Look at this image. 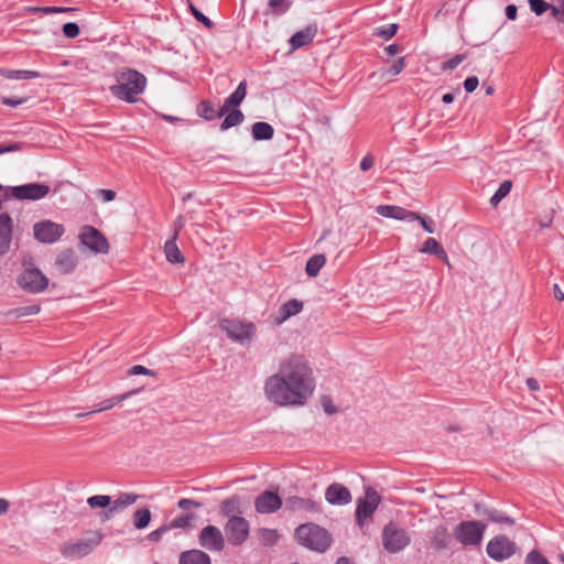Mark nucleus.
Instances as JSON below:
<instances>
[{"label":"nucleus","instance_id":"18","mask_svg":"<svg viewBox=\"0 0 564 564\" xmlns=\"http://www.w3.org/2000/svg\"><path fill=\"white\" fill-rule=\"evenodd\" d=\"M325 499L334 506H345L351 501V494L347 487L341 484L334 482L329 485L325 491Z\"/></svg>","mask_w":564,"mask_h":564},{"label":"nucleus","instance_id":"33","mask_svg":"<svg viewBox=\"0 0 564 564\" xmlns=\"http://www.w3.org/2000/svg\"><path fill=\"white\" fill-rule=\"evenodd\" d=\"M197 115L207 121H212L224 116L219 115V110L217 111L209 100H203L198 104Z\"/></svg>","mask_w":564,"mask_h":564},{"label":"nucleus","instance_id":"2","mask_svg":"<svg viewBox=\"0 0 564 564\" xmlns=\"http://www.w3.org/2000/svg\"><path fill=\"white\" fill-rule=\"evenodd\" d=\"M116 84L109 87V91L119 100L133 104L138 101L147 87V77L134 69H124L116 75Z\"/></svg>","mask_w":564,"mask_h":564},{"label":"nucleus","instance_id":"38","mask_svg":"<svg viewBox=\"0 0 564 564\" xmlns=\"http://www.w3.org/2000/svg\"><path fill=\"white\" fill-rule=\"evenodd\" d=\"M484 514L492 522L513 525L514 520L496 509H486Z\"/></svg>","mask_w":564,"mask_h":564},{"label":"nucleus","instance_id":"57","mask_svg":"<svg viewBox=\"0 0 564 564\" xmlns=\"http://www.w3.org/2000/svg\"><path fill=\"white\" fill-rule=\"evenodd\" d=\"M40 312V306L39 305H31V306H28V307H22L19 310V316H25V315H34V314H37Z\"/></svg>","mask_w":564,"mask_h":564},{"label":"nucleus","instance_id":"45","mask_svg":"<svg viewBox=\"0 0 564 564\" xmlns=\"http://www.w3.org/2000/svg\"><path fill=\"white\" fill-rule=\"evenodd\" d=\"M63 33L68 39H74L79 35V26L74 22H67L63 25Z\"/></svg>","mask_w":564,"mask_h":564},{"label":"nucleus","instance_id":"56","mask_svg":"<svg viewBox=\"0 0 564 564\" xmlns=\"http://www.w3.org/2000/svg\"><path fill=\"white\" fill-rule=\"evenodd\" d=\"M552 17L558 22L564 23V0L558 6L552 8Z\"/></svg>","mask_w":564,"mask_h":564},{"label":"nucleus","instance_id":"50","mask_svg":"<svg viewBox=\"0 0 564 564\" xmlns=\"http://www.w3.org/2000/svg\"><path fill=\"white\" fill-rule=\"evenodd\" d=\"M464 58H465V56L460 55V54H457V55L453 56L452 58H449L448 61H446L443 64V69H454V68H456L464 61Z\"/></svg>","mask_w":564,"mask_h":564},{"label":"nucleus","instance_id":"63","mask_svg":"<svg viewBox=\"0 0 564 564\" xmlns=\"http://www.w3.org/2000/svg\"><path fill=\"white\" fill-rule=\"evenodd\" d=\"M384 51L389 56H394L400 52V46L398 44L393 43V44L388 45L384 48Z\"/></svg>","mask_w":564,"mask_h":564},{"label":"nucleus","instance_id":"21","mask_svg":"<svg viewBox=\"0 0 564 564\" xmlns=\"http://www.w3.org/2000/svg\"><path fill=\"white\" fill-rule=\"evenodd\" d=\"M247 95V82L242 80L239 83L235 91H232L225 100L219 109V115H226L230 109H235L239 106Z\"/></svg>","mask_w":564,"mask_h":564},{"label":"nucleus","instance_id":"54","mask_svg":"<svg viewBox=\"0 0 564 564\" xmlns=\"http://www.w3.org/2000/svg\"><path fill=\"white\" fill-rule=\"evenodd\" d=\"M478 84L479 80L476 76H469L464 82V88L467 93H473L474 90H476Z\"/></svg>","mask_w":564,"mask_h":564},{"label":"nucleus","instance_id":"10","mask_svg":"<svg viewBox=\"0 0 564 564\" xmlns=\"http://www.w3.org/2000/svg\"><path fill=\"white\" fill-rule=\"evenodd\" d=\"M64 232V226L52 220H42L33 226L34 238L41 243H54Z\"/></svg>","mask_w":564,"mask_h":564},{"label":"nucleus","instance_id":"62","mask_svg":"<svg viewBox=\"0 0 564 564\" xmlns=\"http://www.w3.org/2000/svg\"><path fill=\"white\" fill-rule=\"evenodd\" d=\"M21 149V145L20 143H12L10 145H2L0 144V154H4V153H9V152H14V151H18Z\"/></svg>","mask_w":564,"mask_h":564},{"label":"nucleus","instance_id":"8","mask_svg":"<svg viewBox=\"0 0 564 564\" xmlns=\"http://www.w3.org/2000/svg\"><path fill=\"white\" fill-rule=\"evenodd\" d=\"M1 192H4V195L10 192L11 196L18 200H39L50 193V187L40 183H28L11 187L0 185V193Z\"/></svg>","mask_w":564,"mask_h":564},{"label":"nucleus","instance_id":"7","mask_svg":"<svg viewBox=\"0 0 564 564\" xmlns=\"http://www.w3.org/2000/svg\"><path fill=\"white\" fill-rule=\"evenodd\" d=\"M486 531V524L479 521H463L454 531L455 539L463 545L480 544Z\"/></svg>","mask_w":564,"mask_h":564},{"label":"nucleus","instance_id":"49","mask_svg":"<svg viewBox=\"0 0 564 564\" xmlns=\"http://www.w3.org/2000/svg\"><path fill=\"white\" fill-rule=\"evenodd\" d=\"M74 10H75L74 8H67V7H41V13H44V14L72 12Z\"/></svg>","mask_w":564,"mask_h":564},{"label":"nucleus","instance_id":"41","mask_svg":"<svg viewBox=\"0 0 564 564\" xmlns=\"http://www.w3.org/2000/svg\"><path fill=\"white\" fill-rule=\"evenodd\" d=\"M399 29L397 23L387 24L383 26H379L373 31V34L378 37H381L386 41L393 37Z\"/></svg>","mask_w":564,"mask_h":564},{"label":"nucleus","instance_id":"5","mask_svg":"<svg viewBox=\"0 0 564 564\" xmlns=\"http://www.w3.org/2000/svg\"><path fill=\"white\" fill-rule=\"evenodd\" d=\"M376 213L381 217L401 220L405 223H412L416 220L421 224L422 228L426 232L433 234L435 231L434 223L432 219H427L425 216H422L419 213L408 210L400 206L379 205L376 208Z\"/></svg>","mask_w":564,"mask_h":564},{"label":"nucleus","instance_id":"43","mask_svg":"<svg viewBox=\"0 0 564 564\" xmlns=\"http://www.w3.org/2000/svg\"><path fill=\"white\" fill-rule=\"evenodd\" d=\"M528 2L530 6V10L536 15H542L547 10L552 12V8H554L553 4H550L544 0H528Z\"/></svg>","mask_w":564,"mask_h":564},{"label":"nucleus","instance_id":"20","mask_svg":"<svg viewBox=\"0 0 564 564\" xmlns=\"http://www.w3.org/2000/svg\"><path fill=\"white\" fill-rule=\"evenodd\" d=\"M303 310V303L299 300H289L280 306L278 312L272 316L275 325L283 324L288 318L297 315Z\"/></svg>","mask_w":564,"mask_h":564},{"label":"nucleus","instance_id":"1","mask_svg":"<svg viewBox=\"0 0 564 564\" xmlns=\"http://www.w3.org/2000/svg\"><path fill=\"white\" fill-rule=\"evenodd\" d=\"M265 398L279 406H302L313 395L315 380L307 360L301 355L282 359L276 373L264 381Z\"/></svg>","mask_w":564,"mask_h":564},{"label":"nucleus","instance_id":"58","mask_svg":"<svg viewBox=\"0 0 564 564\" xmlns=\"http://www.w3.org/2000/svg\"><path fill=\"white\" fill-rule=\"evenodd\" d=\"M505 13L508 20L514 21L518 15V8L514 4H508L505 9Z\"/></svg>","mask_w":564,"mask_h":564},{"label":"nucleus","instance_id":"24","mask_svg":"<svg viewBox=\"0 0 564 564\" xmlns=\"http://www.w3.org/2000/svg\"><path fill=\"white\" fill-rule=\"evenodd\" d=\"M180 564H212L210 556L197 549L184 551L180 554Z\"/></svg>","mask_w":564,"mask_h":564},{"label":"nucleus","instance_id":"15","mask_svg":"<svg viewBox=\"0 0 564 564\" xmlns=\"http://www.w3.org/2000/svg\"><path fill=\"white\" fill-rule=\"evenodd\" d=\"M516 544L505 535L495 536L487 544V554L495 561H503L513 555Z\"/></svg>","mask_w":564,"mask_h":564},{"label":"nucleus","instance_id":"17","mask_svg":"<svg viewBox=\"0 0 564 564\" xmlns=\"http://www.w3.org/2000/svg\"><path fill=\"white\" fill-rule=\"evenodd\" d=\"M282 506V500L276 492L264 491L256 498L254 507L259 513H273Z\"/></svg>","mask_w":564,"mask_h":564},{"label":"nucleus","instance_id":"53","mask_svg":"<svg viewBox=\"0 0 564 564\" xmlns=\"http://www.w3.org/2000/svg\"><path fill=\"white\" fill-rule=\"evenodd\" d=\"M322 406L324 411L332 415L337 412V408L333 404L332 399L329 397H323L322 398Z\"/></svg>","mask_w":564,"mask_h":564},{"label":"nucleus","instance_id":"11","mask_svg":"<svg viewBox=\"0 0 564 564\" xmlns=\"http://www.w3.org/2000/svg\"><path fill=\"white\" fill-rule=\"evenodd\" d=\"M380 496L372 488H367L364 498L357 500L356 520L361 527L373 514L380 503Z\"/></svg>","mask_w":564,"mask_h":564},{"label":"nucleus","instance_id":"23","mask_svg":"<svg viewBox=\"0 0 564 564\" xmlns=\"http://www.w3.org/2000/svg\"><path fill=\"white\" fill-rule=\"evenodd\" d=\"M12 231V219L7 213L0 214V256L4 254L10 247Z\"/></svg>","mask_w":564,"mask_h":564},{"label":"nucleus","instance_id":"22","mask_svg":"<svg viewBox=\"0 0 564 564\" xmlns=\"http://www.w3.org/2000/svg\"><path fill=\"white\" fill-rule=\"evenodd\" d=\"M317 32L316 26L308 25L303 30L295 32L289 40L291 51H296L313 41Z\"/></svg>","mask_w":564,"mask_h":564},{"label":"nucleus","instance_id":"31","mask_svg":"<svg viewBox=\"0 0 564 564\" xmlns=\"http://www.w3.org/2000/svg\"><path fill=\"white\" fill-rule=\"evenodd\" d=\"M292 7V0H268L265 14L281 17L285 14Z\"/></svg>","mask_w":564,"mask_h":564},{"label":"nucleus","instance_id":"35","mask_svg":"<svg viewBox=\"0 0 564 564\" xmlns=\"http://www.w3.org/2000/svg\"><path fill=\"white\" fill-rule=\"evenodd\" d=\"M151 511L148 508L138 509L133 513V525L138 530L145 529L151 522Z\"/></svg>","mask_w":564,"mask_h":564},{"label":"nucleus","instance_id":"42","mask_svg":"<svg viewBox=\"0 0 564 564\" xmlns=\"http://www.w3.org/2000/svg\"><path fill=\"white\" fill-rule=\"evenodd\" d=\"M90 508H106L111 506V497L108 495H95L87 499Z\"/></svg>","mask_w":564,"mask_h":564},{"label":"nucleus","instance_id":"19","mask_svg":"<svg viewBox=\"0 0 564 564\" xmlns=\"http://www.w3.org/2000/svg\"><path fill=\"white\" fill-rule=\"evenodd\" d=\"M285 508L290 511H302L310 513H317L321 511L319 502L297 496L286 498Z\"/></svg>","mask_w":564,"mask_h":564},{"label":"nucleus","instance_id":"25","mask_svg":"<svg viewBox=\"0 0 564 564\" xmlns=\"http://www.w3.org/2000/svg\"><path fill=\"white\" fill-rule=\"evenodd\" d=\"M55 265L61 273H70L76 267V257L72 250H64L55 260Z\"/></svg>","mask_w":564,"mask_h":564},{"label":"nucleus","instance_id":"6","mask_svg":"<svg viewBox=\"0 0 564 564\" xmlns=\"http://www.w3.org/2000/svg\"><path fill=\"white\" fill-rule=\"evenodd\" d=\"M219 326L232 341L241 345L250 341L257 332V327L252 322L238 318H224L220 321Z\"/></svg>","mask_w":564,"mask_h":564},{"label":"nucleus","instance_id":"64","mask_svg":"<svg viewBox=\"0 0 564 564\" xmlns=\"http://www.w3.org/2000/svg\"><path fill=\"white\" fill-rule=\"evenodd\" d=\"M553 291H554V297L557 301H564V292L561 290V288L557 284H554Z\"/></svg>","mask_w":564,"mask_h":564},{"label":"nucleus","instance_id":"37","mask_svg":"<svg viewBox=\"0 0 564 564\" xmlns=\"http://www.w3.org/2000/svg\"><path fill=\"white\" fill-rule=\"evenodd\" d=\"M194 518L195 517L192 513L182 514L174 518L171 522L166 523V525L169 527L170 531L173 529H187L191 527Z\"/></svg>","mask_w":564,"mask_h":564},{"label":"nucleus","instance_id":"14","mask_svg":"<svg viewBox=\"0 0 564 564\" xmlns=\"http://www.w3.org/2000/svg\"><path fill=\"white\" fill-rule=\"evenodd\" d=\"M80 243L95 253H107L109 243L105 236L95 227L85 226L79 235Z\"/></svg>","mask_w":564,"mask_h":564},{"label":"nucleus","instance_id":"4","mask_svg":"<svg viewBox=\"0 0 564 564\" xmlns=\"http://www.w3.org/2000/svg\"><path fill=\"white\" fill-rule=\"evenodd\" d=\"M104 538V533L99 530L89 531L83 539L64 543L61 546V553L66 558H82L90 554L101 543Z\"/></svg>","mask_w":564,"mask_h":564},{"label":"nucleus","instance_id":"9","mask_svg":"<svg viewBox=\"0 0 564 564\" xmlns=\"http://www.w3.org/2000/svg\"><path fill=\"white\" fill-rule=\"evenodd\" d=\"M410 543V536L404 529L390 522L382 531V544L389 553H398Z\"/></svg>","mask_w":564,"mask_h":564},{"label":"nucleus","instance_id":"47","mask_svg":"<svg viewBox=\"0 0 564 564\" xmlns=\"http://www.w3.org/2000/svg\"><path fill=\"white\" fill-rule=\"evenodd\" d=\"M527 564H549L545 557H543L539 552L531 551L525 558Z\"/></svg>","mask_w":564,"mask_h":564},{"label":"nucleus","instance_id":"28","mask_svg":"<svg viewBox=\"0 0 564 564\" xmlns=\"http://www.w3.org/2000/svg\"><path fill=\"white\" fill-rule=\"evenodd\" d=\"M0 76H3L8 79L22 80L39 78L41 75L36 70L0 68Z\"/></svg>","mask_w":564,"mask_h":564},{"label":"nucleus","instance_id":"26","mask_svg":"<svg viewBox=\"0 0 564 564\" xmlns=\"http://www.w3.org/2000/svg\"><path fill=\"white\" fill-rule=\"evenodd\" d=\"M251 134L256 141H268L273 138L274 129L268 122L257 121L251 127Z\"/></svg>","mask_w":564,"mask_h":564},{"label":"nucleus","instance_id":"16","mask_svg":"<svg viewBox=\"0 0 564 564\" xmlns=\"http://www.w3.org/2000/svg\"><path fill=\"white\" fill-rule=\"evenodd\" d=\"M199 545L212 552H220L225 547V539L219 528L206 525L198 535Z\"/></svg>","mask_w":564,"mask_h":564},{"label":"nucleus","instance_id":"44","mask_svg":"<svg viewBox=\"0 0 564 564\" xmlns=\"http://www.w3.org/2000/svg\"><path fill=\"white\" fill-rule=\"evenodd\" d=\"M189 10L197 21L202 22L205 26L209 29L213 26L212 20L207 18L203 12H200L194 4L189 3Z\"/></svg>","mask_w":564,"mask_h":564},{"label":"nucleus","instance_id":"46","mask_svg":"<svg viewBox=\"0 0 564 564\" xmlns=\"http://www.w3.org/2000/svg\"><path fill=\"white\" fill-rule=\"evenodd\" d=\"M169 531H170L169 527L166 524H163V525L159 527L158 529H155L154 531L150 532L148 534V539L152 542H159L162 540L164 534H166Z\"/></svg>","mask_w":564,"mask_h":564},{"label":"nucleus","instance_id":"51","mask_svg":"<svg viewBox=\"0 0 564 564\" xmlns=\"http://www.w3.org/2000/svg\"><path fill=\"white\" fill-rule=\"evenodd\" d=\"M404 66H405L404 57H400L390 66V68L388 69V73L391 74L392 76H397L403 70Z\"/></svg>","mask_w":564,"mask_h":564},{"label":"nucleus","instance_id":"30","mask_svg":"<svg viewBox=\"0 0 564 564\" xmlns=\"http://www.w3.org/2000/svg\"><path fill=\"white\" fill-rule=\"evenodd\" d=\"M325 263H326L325 254L316 253V254L312 256L307 260L306 265H305L306 274L311 278L317 276L321 269L325 265Z\"/></svg>","mask_w":564,"mask_h":564},{"label":"nucleus","instance_id":"29","mask_svg":"<svg viewBox=\"0 0 564 564\" xmlns=\"http://www.w3.org/2000/svg\"><path fill=\"white\" fill-rule=\"evenodd\" d=\"M137 392H138V390H131L129 392L118 394V395H115L107 400H104L102 402L99 403L98 408L90 411V413H98L101 411L110 410L115 405H117V404L121 403L122 401L127 400L128 398H130L131 395H134Z\"/></svg>","mask_w":564,"mask_h":564},{"label":"nucleus","instance_id":"13","mask_svg":"<svg viewBox=\"0 0 564 564\" xmlns=\"http://www.w3.org/2000/svg\"><path fill=\"white\" fill-rule=\"evenodd\" d=\"M225 533L230 544L240 545L249 536V523L242 517L232 516L225 525Z\"/></svg>","mask_w":564,"mask_h":564},{"label":"nucleus","instance_id":"60","mask_svg":"<svg viewBox=\"0 0 564 564\" xmlns=\"http://www.w3.org/2000/svg\"><path fill=\"white\" fill-rule=\"evenodd\" d=\"M99 196L105 200V202H111L115 199L116 197V193L111 189H99Z\"/></svg>","mask_w":564,"mask_h":564},{"label":"nucleus","instance_id":"40","mask_svg":"<svg viewBox=\"0 0 564 564\" xmlns=\"http://www.w3.org/2000/svg\"><path fill=\"white\" fill-rule=\"evenodd\" d=\"M420 252L427 253V254H444L443 247L437 242L434 238H427L424 243L422 245Z\"/></svg>","mask_w":564,"mask_h":564},{"label":"nucleus","instance_id":"55","mask_svg":"<svg viewBox=\"0 0 564 564\" xmlns=\"http://www.w3.org/2000/svg\"><path fill=\"white\" fill-rule=\"evenodd\" d=\"M238 505V499L236 497L229 498L223 502V512L230 513L232 512Z\"/></svg>","mask_w":564,"mask_h":564},{"label":"nucleus","instance_id":"12","mask_svg":"<svg viewBox=\"0 0 564 564\" xmlns=\"http://www.w3.org/2000/svg\"><path fill=\"white\" fill-rule=\"evenodd\" d=\"M19 285L30 293H41L48 284V279L39 269H25L18 279Z\"/></svg>","mask_w":564,"mask_h":564},{"label":"nucleus","instance_id":"59","mask_svg":"<svg viewBox=\"0 0 564 564\" xmlns=\"http://www.w3.org/2000/svg\"><path fill=\"white\" fill-rule=\"evenodd\" d=\"M373 163H375L373 158L371 155H366L360 161V169L362 171H368L372 167Z\"/></svg>","mask_w":564,"mask_h":564},{"label":"nucleus","instance_id":"52","mask_svg":"<svg viewBox=\"0 0 564 564\" xmlns=\"http://www.w3.org/2000/svg\"><path fill=\"white\" fill-rule=\"evenodd\" d=\"M26 101V98L2 97L1 102L6 106L17 108Z\"/></svg>","mask_w":564,"mask_h":564},{"label":"nucleus","instance_id":"48","mask_svg":"<svg viewBox=\"0 0 564 564\" xmlns=\"http://www.w3.org/2000/svg\"><path fill=\"white\" fill-rule=\"evenodd\" d=\"M203 505L199 501L188 499V498H183V499L178 500V502H177V507L183 510H187L189 508H200Z\"/></svg>","mask_w":564,"mask_h":564},{"label":"nucleus","instance_id":"39","mask_svg":"<svg viewBox=\"0 0 564 564\" xmlns=\"http://www.w3.org/2000/svg\"><path fill=\"white\" fill-rule=\"evenodd\" d=\"M512 183L511 181H503L500 183L498 189L495 192V194L490 198V204L492 206L498 205L511 191Z\"/></svg>","mask_w":564,"mask_h":564},{"label":"nucleus","instance_id":"61","mask_svg":"<svg viewBox=\"0 0 564 564\" xmlns=\"http://www.w3.org/2000/svg\"><path fill=\"white\" fill-rule=\"evenodd\" d=\"M130 373L133 376L149 375L150 370L148 368H145L144 366L137 365L131 368Z\"/></svg>","mask_w":564,"mask_h":564},{"label":"nucleus","instance_id":"34","mask_svg":"<svg viewBox=\"0 0 564 564\" xmlns=\"http://www.w3.org/2000/svg\"><path fill=\"white\" fill-rule=\"evenodd\" d=\"M164 252L166 260L171 263H180L183 262V256L175 242V237L167 240L164 245Z\"/></svg>","mask_w":564,"mask_h":564},{"label":"nucleus","instance_id":"27","mask_svg":"<svg viewBox=\"0 0 564 564\" xmlns=\"http://www.w3.org/2000/svg\"><path fill=\"white\" fill-rule=\"evenodd\" d=\"M139 499V496L133 492H122L120 496L111 501L110 513H117L133 505Z\"/></svg>","mask_w":564,"mask_h":564},{"label":"nucleus","instance_id":"32","mask_svg":"<svg viewBox=\"0 0 564 564\" xmlns=\"http://www.w3.org/2000/svg\"><path fill=\"white\" fill-rule=\"evenodd\" d=\"M243 119L245 116L241 110L232 108L225 115V119L220 123V130L226 131L232 127L239 126Z\"/></svg>","mask_w":564,"mask_h":564},{"label":"nucleus","instance_id":"3","mask_svg":"<svg viewBox=\"0 0 564 564\" xmlns=\"http://www.w3.org/2000/svg\"><path fill=\"white\" fill-rule=\"evenodd\" d=\"M295 539L302 546L323 553L332 544V538L327 530L315 524H301L295 530Z\"/></svg>","mask_w":564,"mask_h":564},{"label":"nucleus","instance_id":"36","mask_svg":"<svg viewBox=\"0 0 564 564\" xmlns=\"http://www.w3.org/2000/svg\"><path fill=\"white\" fill-rule=\"evenodd\" d=\"M259 541L265 545H274L279 541V532L275 529L262 528L258 531Z\"/></svg>","mask_w":564,"mask_h":564}]
</instances>
